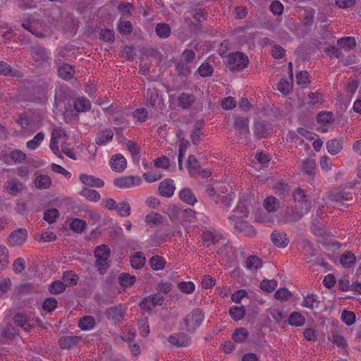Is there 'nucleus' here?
Listing matches in <instances>:
<instances>
[{
	"instance_id": "1",
	"label": "nucleus",
	"mask_w": 361,
	"mask_h": 361,
	"mask_svg": "<svg viewBox=\"0 0 361 361\" xmlns=\"http://www.w3.org/2000/svg\"><path fill=\"white\" fill-rule=\"evenodd\" d=\"M204 319V314L203 310L200 308L193 309L183 318L185 330L189 333H194L202 324Z\"/></svg>"
},
{
	"instance_id": "2",
	"label": "nucleus",
	"mask_w": 361,
	"mask_h": 361,
	"mask_svg": "<svg viewBox=\"0 0 361 361\" xmlns=\"http://www.w3.org/2000/svg\"><path fill=\"white\" fill-rule=\"evenodd\" d=\"M110 253V248L106 245L97 246L94 250V255L96 258V267L101 274H104L109 267V258Z\"/></svg>"
},
{
	"instance_id": "3",
	"label": "nucleus",
	"mask_w": 361,
	"mask_h": 361,
	"mask_svg": "<svg viewBox=\"0 0 361 361\" xmlns=\"http://www.w3.org/2000/svg\"><path fill=\"white\" fill-rule=\"evenodd\" d=\"M248 62V57L245 54L237 51L228 55L227 66L231 71L239 72L247 66Z\"/></svg>"
},
{
	"instance_id": "4",
	"label": "nucleus",
	"mask_w": 361,
	"mask_h": 361,
	"mask_svg": "<svg viewBox=\"0 0 361 361\" xmlns=\"http://www.w3.org/2000/svg\"><path fill=\"white\" fill-rule=\"evenodd\" d=\"M228 219L233 225V228L236 231L249 236H255L256 235V231L254 227L248 222L238 219V216L236 215H231Z\"/></svg>"
},
{
	"instance_id": "5",
	"label": "nucleus",
	"mask_w": 361,
	"mask_h": 361,
	"mask_svg": "<svg viewBox=\"0 0 361 361\" xmlns=\"http://www.w3.org/2000/svg\"><path fill=\"white\" fill-rule=\"evenodd\" d=\"M311 208V205L306 204L305 207H300V205H295L293 209L287 210L285 212L284 219L286 222H296L298 221L302 217L307 214Z\"/></svg>"
},
{
	"instance_id": "6",
	"label": "nucleus",
	"mask_w": 361,
	"mask_h": 361,
	"mask_svg": "<svg viewBox=\"0 0 361 361\" xmlns=\"http://www.w3.org/2000/svg\"><path fill=\"white\" fill-rule=\"evenodd\" d=\"M329 197L331 201L343 205H348L353 201L352 194L341 188L335 189Z\"/></svg>"
},
{
	"instance_id": "7",
	"label": "nucleus",
	"mask_w": 361,
	"mask_h": 361,
	"mask_svg": "<svg viewBox=\"0 0 361 361\" xmlns=\"http://www.w3.org/2000/svg\"><path fill=\"white\" fill-rule=\"evenodd\" d=\"M27 238V231L25 228H18L13 231L8 237V243L10 245L20 246L23 245Z\"/></svg>"
},
{
	"instance_id": "8",
	"label": "nucleus",
	"mask_w": 361,
	"mask_h": 361,
	"mask_svg": "<svg viewBox=\"0 0 361 361\" xmlns=\"http://www.w3.org/2000/svg\"><path fill=\"white\" fill-rule=\"evenodd\" d=\"M140 183L141 178L134 176H123L114 180V184L121 188H131L139 185Z\"/></svg>"
},
{
	"instance_id": "9",
	"label": "nucleus",
	"mask_w": 361,
	"mask_h": 361,
	"mask_svg": "<svg viewBox=\"0 0 361 361\" xmlns=\"http://www.w3.org/2000/svg\"><path fill=\"white\" fill-rule=\"evenodd\" d=\"M125 312L126 309L121 305H118L108 308L106 310L105 314L109 319H111L116 323L119 322L123 319Z\"/></svg>"
},
{
	"instance_id": "10",
	"label": "nucleus",
	"mask_w": 361,
	"mask_h": 361,
	"mask_svg": "<svg viewBox=\"0 0 361 361\" xmlns=\"http://www.w3.org/2000/svg\"><path fill=\"white\" fill-rule=\"evenodd\" d=\"M168 341L174 346L184 347L189 345L190 337L186 334L180 332L171 335Z\"/></svg>"
},
{
	"instance_id": "11",
	"label": "nucleus",
	"mask_w": 361,
	"mask_h": 361,
	"mask_svg": "<svg viewBox=\"0 0 361 361\" xmlns=\"http://www.w3.org/2000/svg\"><path fill=\"white\" fill-rule=\"evenodd\" d=\"M222 238V235L215 230H207L202 235V239L207 247L216 244Z\"/></svg>"
},
{
	"instance_id": "12",
	"label": "nucleus",
	"mask_w": 361,
	"mask_h": 361,
	"mask_svg": "<svg viewBox=\"0 0 361 361\" xmlns=\"http://www.w3.org/2000/svg\"><path fill=\"white\" fill-rule=\"evenodd\" d=\"M32 54L35 61L39 64H42L49 59L46 49L40 45H35L32 47Z\"/></svg>"
},
{
	"instance_id": "13",
	"label": "nucleus",
	"mask_w": 361,
	"mask_h": 361,
	"mask_svg": "<svg viewBox=\"0 0 361 361\" xmlns=\"http://www.w3.org/2000/svg\"><path fill=\"white\" fill-rule=\"evenodd\" d=\"M271 240L275 246L281 248L286 247L289 243V238L287 235L283 232L278 231H274L271 233Z\"/></svg>"
},
{
	"instance_id": "14",
	"label": "nucleus",
	"mask_w": 361,
	"mask_h": 361,
	"mask_svg": "<svg viewBox=\"0 0 361 361\" xmlns=\"http://www.w3.org/2000/svg\"><path fill=\"white\" fill-rule=\"evenodd\" d=\"M173 180L169 178L161 181L159 185V192L161 195L166 197H171L175 190Z\"/></svg>"
},
{
	"instance_id": "15",
	"label": "nucleus",
	"mask_w": 361,
	"mask_h": 361,
	"mask_svg": "<svg viewBox=\"0 0 361 361\" xmlns=\"http://www.w3.org/2000/svg\"><path fill=\"white\" fill-rule=\"evenodd\" d=\"M79 179L83 184L89 187L102 188L104 185V182L102 179L92 175L82 173Z\"/></svg>"
},
{
	"instance_id": "16",
	"label": "nucleus",
	"mask_w": 361,
	"mask_h": 361,
	"mask_svg": "<svg viewBox=\"0 0 361 361\" xmlns=\"http://www.w3.org/2000/svg\"><path fill=\"white\" fill-rule=\"evenodd\" d=\"M234 127L240 135L246 137L250 134L249 121L245 117H236L234 121Z\"/></svg>"
},
{
	"instance_id": "17",
	"label": "nucleus",
	"mask_w": 361,
	"mask_h": 361,
	"mask_svg": "<svg viewBox=\"0 0 361 361\" xmlns=\"http://www.w3.org/2000/svg\"><path fill=\"white\" fill-rule=\"evenodd\" d=\"M126 159L121 154L112 157L110 161V166L113 171L122 172L126 168Z\"/></svg>"
},
{
	"instance_id": "18",
	"label": "nucleus",
	"mask_w": 361,
	"mask_h": 361,
	"mask_svg": "<svg viewBox=\"0 0 361 361\" xmlns=\"http://www.w3.org/2000/svg\"><path fill=\"white\" fill-rule=\"evenodd\" d=\"M80 340V337L77 336H63L59 338V345L62 349H70L75 346Z\"/></svg>"
},
{
	"instance_id": "19",
	"label": "nucleus",
	"mask_w": 361,
	"mask_h": 361,
	"mask_svg": "<svg viewBox=\"0 0 361 361\" xmlns=\"http://www.w3.org/2000/svg\"><path fill=\"white\" fill-rule=\"evenodd\" d=\"M195 96L185 92H182L178 95V106L183 109H190L195 102Z\"/></svg>"
},
{
	"instance_id": "20",
	"label": "nucleus",
	"mask_w": 361,
	"mask_h": 361,
	"mask_svg": "<svg viewBox=\"0 0 361 361\" xmlns=\"http://www.w3.org/2000/svg\"><path fill=\"white\" fill-rule=\"evenodd\" d=\"M326 149L331 155L338 154L343 149V140L335 138L327 141Z\"/></svg>"
},
{
	"instance_id": "21",
	"label": "nucleus",
	"mask_w": 361,
	"mask_h": 361,
	"mask_svg": "<svg viewBox=\"0 0 361 361\" xmlns=\"http://www.w3.org/2000/svg\"><path fill=\"white\" fill-rule=\"evenodd\" d=\"M180 199L190 205H194L197 202V198L192 190L189 188H184L179 193Z\"/></svg>"
},
{
	"instance_id": "22",
	"label": "nucleus",
	"mask_w": 361,
	"mask_h": 361,
	"mask_svg": "<svg viewBox=\"0 0 361 361\" xmlns=\"http://www.w3.org/2000/svg\"><path fill=\"white\" fill-rule=\"evenodd\" d=\"M253 130L255 135L257 138L266 137L269 134L267 125L262 121H257L255 122Z\"/></svg>"
},
{
	"instance_id": "23",
	"label": "nucleus",
	"mask_w": 361,
	"mask_h": 361,
	"mask_svg": "<svg viewBox=\"0 0 361 361\" xmlns=\"http://www.w3.org/2000/svg\"><path fill=\"white\" fill-rule=\"evenodd\" d=\"M293 197L296 202L295 205H300V207L302 205L305 207L306 204L311 205L307 199L305 191L300 188H297L293 191Z\"/></svg>"
},
{
	"instance_id": "24",
	"label": "nucleus",
	"mask_w": 361,
	"mask_h": 361,
	"mask_svg": "<svg viewBox=\"0 0 361 361\" xmlns=\"http://www.w3.org/2000/svg\"><path fill=\"white\" fill-rule=\"evenodd\" d=\"M263 205L268 212L271 213L275 212L279 209L280 202L275 197L269 196L264 200Z\"/></svg>"
},
{
	"instance_id": "25",
	"label": "nucleus",
	"mask_w": 361,
	"mask_h": 361,
	"mask_svg": "<svg viewBox=\"0 0 361 361\" xmlns=\"http://www.w3.org/2000/svg\"><path fill=\"white\" fill-rule=\"evenodd\" d=\"M147 105L155 106L161 100L158 91L155 88L147 89L146 92Z\"/></svg>"
},
{
	"instance_id": "26",
	"label": "nucleus",
	"mask_w": 361,
	"mask_h": 361,
	"mask_svg": "<svg viewBox=\"0 0 361 361\" xmlns=\"http://www.w3.org/2000/svg\"><path fill=\"white\" fill-rule=\"evenodd\" d=\"M186 166L190 176H194L195 173L200 171L201 169L199 161L193 155L188 157Z\"/></svg>"
},
{
	"instance_id": "27",
	"label": "nucleus",
	"mask_w": 361,
	"mask_h": 361,
	"mask_svg": "<svg viewBox=\"0 0 361 361\" xmlns=\"http://www.w3.org/2000/svg\"><path fill=\"white\" fill-rule=\"evenodd\" d=\"M337 44L340 49L350 51L355 47L356 42L353 37H342L337 41Z\"/></svg>"
},
{
	"instance_id": "28",
	"label": "nucleus",
	"mask_w": 361,
	"mask_h": 361,
	"mask_svg": "<svg viewBox=\"0 0 361 361\" xmlns=\"http://www.w3.org/2000/svg\"><path fill=\"white\" fill-rule=\"evenodd\" d=\"M145 257L142 252H136L130 261L133 268L140 269L145 265Z\"/></svg>"
},
{
	"instance_id": "29",
	"label": "nucleus",
	"mask_w": 361,
	"mask_h": 361,
	"mask_svg": "<svg viewBox=\"0 0 361 361\" xmlns=\"http://www.w3.org/2000/svg\"><path fill=\"white\" fill-rule=\"evenodd\" d=\"M320 301L318 296L315 294H311L304 298L302 305L311 310L319 308Z\"/></svg>"
},
{
	"instance_id": "30",
	"label": "nucleus",
	"mask_w": 361,
	"mask_h": 361,
	"mask_svg": "<svg viewBox=\"0 0 361 361\" xmlns=\"http://www.w3.org/2000/svg\"><path fill=\"white\" fill-rule=\"evenodd\" d=\"M262 265V260L255 255H252L247 257L245 262V267L246 269L255 271L259 269Z\"/></svg>"
},
{
	"instance_id": "31",
	"label": "nucleus",
	"mask_w": 361,
	"mask_h": 361,
	"mask_svg": "<svg viewBox=\"0 0 361 361\" xmlns=\"http://www.w3.org/2000/svg\"><path fill=\"white\" fill-rule=\"evenodd\" d=\"M59 75L64 80H70L73 78L74 71L73 67L68 64L64 63L60 66L58 68Z\"/></svg>"
},
{
	"instance_id": "32",
	"label": "nucleus",
	"mask_w": 361,
	"mask_h": 361,
	"mask_svg": "<svg viewBox=\"0 0 361 361\" xmlns=\"http://www.w3.org/2000/svg\"><path fill=\"white\" fill-rule=\"evenodd\" d=\"M109 121L116 125L123 124L125 121V112L121 109H113L110 111Z\"/></svg>"
},
{
	"instance_id": "33",
	"label": "nucleus",
	"mask_w": 361,
	"mask_h": 361,
	"mask_svg": "<svg viewBox=\"0 0 361 361\" xmlns=\"http://www.w3.org/2000/svg\"><path fill=\"white\" fill-rule=\"evenodd\" d=\"M95 326V319L92 316H85L80 319L78 326L83 331H88Z\"/></svg>"
},
{
	"instance_id": "34",
	"label": "nucleus",
	"mask_w": 361,
	"mask_h": 361,
	"mask_svg": "<svg viewBox=\"0 0 361 361\" xmlns=\"http://www.w3.org/2000/svg\"><path fill=\"white\" fill-rule=\"evenodd\" d=\"M80 195L85 197L87 200L93 202H98L101 197L99 193L97 190L87 188H84L80 192Z\"/></svg>"
},
{
	"instance_id": "35",
	"label": "nucleus",
	"mask_w": 361,
	"mask_h": 361,
	"mask_svg": "<svg viewBox=\"0 0 361 361\" xmlns=\"http://www.w3.org/2000/svg\"><path fill=\"white\" fill-rule=\"evenodd\" d=\"M91 108V103L87 99L78 97L74 102V109L78 111H87Z\"/></svg>"
},
{
	"instance_id": "36",
	"label": "nucleus",
	"mask_w": 361,
	"mask_h": 361,
	"mask_svg": "<svg viewBox=\"0 0 361 361\" xmlns=\"http://www.w3.org/2000/svg\"><path fill=\"white\" fill-rule=\"evenodd\" d=\"M14 323L20 326L25 331H29L30 325L27 323V316L23 313L18 312L13 317Z\"/></svg>"
},
{
	"instance_id": "37",
	"label": "nucleus",
	"mask_w": 361,
	"mask_h": 361,
	"mask_svg": "<svg viewBox=\"0 0 361 361\" xmlns=\"http://www.w3.org/2000/svg\"><path fill=\"white\" fill-rule=\"evenodd\" d=\"M356 257L351 252H346L341 255L340 257V263L345 267L350 268L355 264Z\"/></svg>"
},
{
	"instance_id": "38",
	"label": "nucleus",
	"mask_w": 361,
	"mask_h": 361,
	"mask_svg": "<svg viewBox=\"0 0 361 361\" xmlns=\"http://www.w3.org/2000/svg\"><path fill=\"white\" fill-rule=\"evenodd\" d=\"M114 133L111 130L106 129L100 131L96 137V143L99 145H104L106 142L111 140Z\"/></svg>"
},
{
	"instance_id": "39",
	"label": "nucleus",
	"mask_w": 361,
	"mask_h": 361,
	"mask_svg": "<svg viewBox=\"0 0 361 361\" xmlns=\"http://www.w3.org/2000/svg\"><path fill=\"white\" fill-rule=\"evenodd\" d=\"M62 279L66 287L73 286L77 284L78 276L73 271H67L63 273Z\"/></svg>"
},
{
	"instance_id": "40",
	"label": "nucleus",
	"mask_w": 361,
	"mask_h": 361,
	"mask_svg": "<svg viewBox=\"0 0 361 361\" xmlns=\"http://www.w3.org/2000/svg\"><path fill=\"white\" fill-rule=\"evenodd\" d=\"M302 249L305 252V255L306 259L310 261L312 260V258L317 255V251L313 247L312 244L308 240H302Z\"/></svg>"
},
{
	"instance_id": "41",
	"label": "nucleus",
	"mask_w": 361,
	"mask_h": 361,
	"mask_svg": "<svg viewBox=\"0 0 361 361\" xmlns=\"http://www.w3.org/2000/svg\"><path fill=\"white\" fill-rule=\"evenodd\" d=\"M164 217L160 214L151 212L145 217V221L151 226H158L164 222Z\"/></svg>"
},
{
	"instance_id": "42",
	"label": "nucleus",
	"mask_w": 361,
	"mask_h": 361,
	"mask_svg": "<svg viewBox=\"0 0 361 361\" xmlns=\"http://www.w3.org/2000/svg\"><path fill=\"white\" fill-rule=\"evenodd\" d=\"M248 336V331L245 328L240 327L235 329L232 338L236 343H243Z\"/></svg>"
},
{
	"instance_id": "43",
	"label": "nucleus",
	"mask_w": 361,
	"mask_h": 361,
	"mask_svg": "<svg viewBox=\"0 0 361 361\" xmlns=\"http://www.w3.org/2000/svg\"><path fill=\"white\" fill-rule=\"evenodd\" d=\"M245 312L246 310L243 305L240 307L233 306L229 310V314L235 321L242 319L245 317Z\"/></svg>"
},
{
	"instance_id": "44",
	"label": "nucleus",
	"mask_w": 361,
	"mask_h": 361,
	"mask_svg": "<svg viewBox=\"0 0 361 361\" xmlns=\"http://www.w3.org/2000/svg\"><path fill=\"white\" fill-rule=\"evenodd\" d=\"M305 323V317L299 312H294L288 317V324L291 326H300Z\"/></svg>"
},
{
	"instance_id": "45",
	"label": "nucleus",
	"mask_w": 361,
	"mask_h": 361,
	"mask_svg": "<svg viewBox=\"0 0 361 361\" xmlns=\"http://www.w3.org/2000/svg\"><path fill=\"white\" fill-rule=\"evenodd\" d=\"M190 13L193 18L199 23L205 20L208 16L205 9L200 7L192 9Z\"/></svg>"
},
{
	"instance_id": "46",
	"label": "nucleus",
	"mask_w": 361,
	"mask_h": 361,
	"mask_svg": "<svg viewBox=\"0 0 361 361\" xmlns=\"http://www.w3.org/2000/svg\"><path fill=\"white\" fill-rule=\"evenodd\" d=\"M35 185L37 188L47 189L51 185V178L47 175H40L36 178Z\"/></svg>"
},
{
	"instance_id": "47",
	"label": "nucleus",
	"mask_w": 361,
	"mask_h": 361,
	"mask_svg": "<svg viewBox=\"0 0 361 361\" xmlns=\"http://www.w3.org/2000/svg\"><path fill=\"white\" fill-rule=\"evenodd\" d=\"M155 32L159 37L167 38L171 34V27L168 24L158 23Z\"/></svg>"
},
{
	"instance_id": "48",
	"label": "nucleus",
	"mask_w": 361,
	"mask_h": 361,
	"mask_svg": "<svg viewBox=\"0 0 361 361\" xmlns=\"http://www.w3.org/2000/svg\"><path fill=\"white\" fill-rule=\"evenodd\" d=\"M59 216V210L52 208V209H48L44 212V220L47 221L49 224L54 223L56 219Z\"/></svg>"
},
{
	"instance_id": "49",
	"label": "nucleus",
	"mask_w": 361,
	"mask_h": 361,
	"mask_svg": "<svg viewBox=\"0 0 361 361\" xmlns=\"http://www.w3.org/2000/svg\"><path fill=\"white\" fill-rule=\"evenodd\" d=\"M69 226L71 230L77 233H82L85 229L87 224L84 220L74 219L71 222Z\"/></svg>"
},
{
	"instance_id": "50",
	"label": "nucleus",
	"mask_w": 361,
	"mask_h": 361,
	"mask_svg": "<svg viewBox=\"0 0 361 361\" xmlns=\"http://www.w3.org/2000/svg\"><path fill=\"white\" fill-rule=\"evenodd\" d=\"M9 157L15 163H23L27 159V155L20 149H13L10 152Z\"/></svg>"
},
{
	"instance_id": "51",
	"label": "nucleus",
	"mask_w": 361,
	"mask_h": 361,
	"mask_svg": "<svg viewBox=\"0 0 361 361\" xmlns=\"http://www.w3.org/2000/svg\"><path fill=\"white\" fill-rule=\"evenodd\" d=\"M44 138V134L42 132H39L35 135L33 139L27 142L26 146L30 149H35L37 147L39 146Z\"/></svg>"
},
{
	"instance_id": "52",
	"label": "nucleus",
	"mask_w": 361,
	"mask_h": 361,
	"mask_svg": "<svg viewBox=\"0 0 361 361\" xmlns=\"http://www.w3.org/2000/svg\"><path fill=\"white\" fill-rule=\"evenodd\" d=\"M118 279L121 286L123 287L131 286L135 281V277L134 276L130 275L128 273L121 274Z\"/></svg>"
},
{
	"instance_id": "53",
	"label": "nucleus",
	"mask_w": 361,
	"mask_h": 361,
	"mask_svg": "<svg viewBox=\"0 0 361 361\" xmlns=\"http://www.w3.org/2000/svg\"><path fill=\"white\" fill-rule=\"evenodd\" d=\"M66 285L61 281H55L49 286V290L51 294L57 295L64 292Z\"/></svg>"
},
{
	"instance_id": "54",
	"label": "nucleus",
	"mask_w": 361,
	"mask_h": 361,
	"mask_svg": "<svg viewBox=\"0 0 361 361\" xmlns=\"http://www.w3.org/2000/svg\"><path fill=\"white\" fill-rule=\"evenodd\" d=\"M18 71L13 69L10 65L3 61H0V75L16 76Z\"/></svg>"
},
{
	"instance_id": "55",
	"label": "nucleus",
	"mask_w": 361,
	"mask_h": 361,
	"mask_svg": "<svg viewBox=\"0 0 361 361\" xmlns=\"http://www.w3.org/2000/svg\"><path fill=\"white\" fill-rule=\"evenodd\" d=\"M277 286V282L274 279L262 280L260 283V288L262 290L266 291L267 293H271Z\"/></svg>"
},
{
	"instance_id": "56",
	"label": "nucleus",
	"mask_w": 361,
	"mask_h": 361,
	"mask_svg": "<svg viewBox=\"0 0 361 361\" xmlns=\"http://www.w3.org/2000/svg\"><path fill=\"white\" fill-rule=\"evenodd\" d=\"M121 216H128L130 214V206L126 201L117 204L116 209Z\"/></svg>"
},
{
	"instance_id": "57",
	"label": "nucleus",
	"mask_w": 361,
	"mask_h": 361,
	"mask_svg": "<svg viewBox=\"0 0 361 361\" xmlns=\"http://www.w3.org/2000/svg\"><path fill=\"white\" fill-rule=\"evenodd\" d=\"M315 161L312 159L304 160L302 163V171L312 176L314 174V170L315 169Z\"/></svg>"
},
{
	"instance_id": "58",
	"label": "nucleus",
	"mask_w": 361,
	"mask_h": 361,
	"mask_svg": "<svg viewBox=\"0 0 361 361\" xmlns=\"http://www.w3.org/2000/svg\"><path fill=\"white\" fill-rule=\"evenodd\" d=\"M149 264L154 270H161L164 267V259L158 255L153 256L149 259Z\"/></svg>"
},
{
	"instance_id": "59",
	"label": "nucleus",
	"mask_w": 361,
	"mask_h": 361,
	"mask_svg": "<svg viewBox=\"0 0 361 361\" xmlns=\"http://www.w3.org/2000/svg\"><path fill=\"white\" fill-rule=\"evenodd\" d=\"M138 329L140 331V334L143 337H146L148 336L149 333V329L148 325V321L147 317L141 318L137 321Z\"/></svg>"
},
{
	"instance_id": "60",
	"label": "nucleus",
	"mask_w": 361,
	"mask_h": 361,
	"mask_svg": "<svg viewBox=\"0 0 361 361\" xmlns=\"http://www.w3.org/2000/svg\"><path fill=\"white\" fill-rule=\"evenodd\" d=\"M330 341L338 347L343 349L346 348L348 345L345 338L340 334H333Z\"/></svg>"
},
{
	"instance_id": "61",
	"label": "nucleus",
	"mask_w": 361,
	"mask_h": 361,
	"mask_svg": "<svg viewBox=\"0 0 361 361\" xmlns=\"http://www.w3.org/2000/svg\"><path fill=\"white\" fill-rule=\"evenodd\" d=\"M188 63H189L183 61L182 60L177 63L176 70L179 75L183 76H187L190 73L191 70Z\"/></svg>"
},
{
	"instance_id": "62",
	"label": "nucleus",
	"mask_w": 361,
	"mask_h": 361,
	"mask_svg": "<svg viewBox=\"0 0 361 361\" xmlns=\"http://www.w3.org/2000/svg\"><path fill=\"white\" fill-rule=\"evenodd\" d=\"M342 321L348 326H350L355 322V314L353 312L343 310L341 314Z\"/></svg>"
},
{
	"instance_id": "63",
	"label": "nucleus",
	"mask_w": 361,
	"mask_h": 361,
	"mask_svg": "<svg viewBox=\"0 0 361 361\" xmlns=\"http://www.w3.org/2000/svg\"><path fill=\"white\" fill-rule=\"evenodd\" d=\"M117 27L118 31L123 35L130 34L133 30L132 24L128 20H120Z\"/></svg>"
},
{
	"instance_id": "64",
	"label": "nucleus",
	"mask_w": 361,
	"mask_h": 361,
	"mask_svg": "<svg viewBox=\"0 0 361 361\" xmlns=\"http://www.w3.org/2000/svg\"><path fill=\"white\" fill-rule=\"evenodd\" d=\"M58 302L54 298H47L43 302V310L47 312H51L57 307Z\"/></svg>"
}]
</instances>
